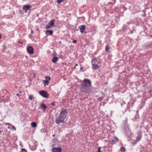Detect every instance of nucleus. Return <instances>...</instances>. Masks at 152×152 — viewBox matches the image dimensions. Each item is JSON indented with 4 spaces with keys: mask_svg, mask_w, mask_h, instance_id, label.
Segmentation results:
<instances>
[{
    "mask_svg": "<svg viewBox=\"0 0 152 152\" xmlns=\"http://www.w3.org/2000/svg\"><path fill=\"white\" fill-rule=\"evenodd\" d=\"M67 111L66 110H63L60 112L59 116L56 118V123L59 124L63 123L67 115Z\"/></svg>",
    "mask_w": 152,
    "mask_h": 152,
    "instance_id": "nucleus-1",
    "label": "nucleus"
},
{
    "mask_svg": "<svg viewBox=\"0 0 152 152\" xmlns=\"http://www.w3.org/2000/svg\"><path fill=\"white\" fill-rule=\"evenodd\" d=\"M91 63L92 65V69L94 70H96L99 68L100 66H99L98 64L97 59L95 58L91 60Z\"/></svg>",
    "mask_w": 152,
    "mask_h": 152,
    "instance_id": "nucleus-2",
    "label": "nucleus"
},
{
    "mask_svg": "<svg viewBox=\"0 0 152 152\" xmlns=\"http://www.w3.org/2000/svg\"><path fill=\"white\" fill-rule=\"evenodd\" d=\"M80 90L81 92L86 94L89 93L90 90V89L89 87L81 85H80Z\"/></svg>",
    "mask_w": 152,
    "mask_h": 152,
    "instance_id": "nucleus-3",
    "label": "nucleus"
},
{
    "mask_svg": "<svg viewBox=\"0 0 152 152\" xmlns=\"http://www.w3.org/2000/svg\"><path fill=\"white\" fill-rule=\"evenodd\" d=\"M81 85L89 87L91 86V83L89 80L85 79L83 80V83Z\"/></svg>",
    "mask_w": 152,
    "mask_h": 152,
    "instance_id": "nucleus-4",
    "label": "nucleus"
},
{
    "mask_svg": "<svg viewBox=\"0 0 152 152\" xmlns=\"http://www.w3.org/2000/svg\"><path fill=\"white\" fill-rule=\"evenodd\" d=\"M142 137V132L139 131L137 132V135L136 137L135 140V143H137L140 141Z\"/></svg>",
    "mask_w": 152,
    "mask_h": 152,
    "instance_id": "nucleus-5",
    "label": "nucleus"
},
{
    "mask_svg": "<svg viewBox=\"0 0 152 152\" xmlns=\"http://www.w3.org/2000/svg\"><path fill=\"white\" fill-rule=\"evenodd\" d=\"M125 131L126 134L128 137L132 134V133L131 132V130L129 127L126 128L125 129Z\"/></svg>",
    "mask_w": 152,
    "mask_h": 152,
    "instance_id": "nucleus-6",
    "label": "nucleus"
},
{
    "mask_svg": "<svg viewBox=\"0 0 152 152\" xmlns=\"http://www.w3.org/2000/svg\"><path fill=\"white\" fill-rule=\"evenodd\" d=\"M31 8V6L30 5H25L23 7V9L25 10V12L27 13V10H30Z\"/></svg>",
    "mask_w": 152,
    "mask_h": 152,
    "instance_id": "nucleus-7",
    "label": "nucleus"
},
{
    "mask_svg": "<svg viewBox=\"0 0 152 152\" xmlns=\"http://www.w3.org/2000/svg\"><path fill=\"white\" fill-rule=\"evenodd\" d=\"M39 94L43 97L45 98H47L48 95L47 93L45 91H40L39 92Z\"/></svg>",
    "mask_w": 152,
    "mask_h": 152,
    "instance_id": "nucleus-8",
    "label": "nucleus"
},
{
    "mask_svg": "<svg viewBox=\"0 0 152 152\" xmlns=\"http://www.w3.org/2000/svg\"><path fill=\"white\" fill-rule=\"evenodd\" d=\"M62 149L60 147L53 148L51 149L52 152H61Z\"/></svg>",
    "mask_w": 152,
    "mask_h": 152,
    "instance_id": "nucleus-9",
    "label": "nucleus"
},
{
    "mask_svg": "<svg viewBox=\"0 0 152 152\" xmlns=\"http://www.w3.org/2000/svg\"><path fill=\"white\" fill-rule=\"evenodd\" d=\"M78 28L79 29L80 32L82 33L84 32L85 29V25H81L79 26Z\"/></svg>",
    "mask_w": 152,
    "mask_h": 152,
    "instance_id": "nucleus-10",
    "label": "nucleus"
},
{
    "mask_svg": "<svg viewBox=\"0 0 152 152\" xmlns=\"http://www.w3.org/2000/svg\"><path fill=\"white\" fill-rule=\"evenodd\" d=\"M27 50L28 53L33 54L34 53V50L33 48L31 46H29L27 48Z\"/></svg>",
    "mask_w": 152,
    "mask_h": 152,
    "instance_id": "nucleus-11",
    "label": "nucleus"
},
{
    "mask_svg": "<svg viewBox=\"0 0 152 152\" xmlns=\"http://www.w3.org/2000/svg\"><path fill=\"white\" fill-rule=\"evenodd\" d=\"M58 58L57 57L54 56L53 57L52 61L53 63H55L58 61Z\"/></svg>",
    "mask_w": 152,
    "mask_h": 152,
    "instance_id": "nucleus-12",
    "label": "nucleus"
},
{
    "mask_svg": "<svg viewBox=\"0 0 152 152\" xmlns=\"http://www.w3.org/2000/svg\"><path fill=\"white\" fill-rule=\"evenodd\" d=\"M53 31L50 30H47L45 32V34L47 35H51L53 34Z\"/></svg>",
    "mask_w": 152,
    "mask_h": 152,
    "instance_id": "nucleus-13",
    "label": "nucleus"
},
{
    "mask_svg": "<svg viewBox=\"0 0 152 152\" xmlns=\"http://www.w3.org/2000/svg\"><path fill=\"white\" fill-rule=\"evenodd\" d=\"M55 21V20L54 19H53L50 20L48 24L52 26L54 25Z\"/></svg>",
    "mask_w": 152,
    "mask_h": 152,
    "instance_id": "nucleus-14",
    "label": "nucleus"
},
{
    "mask_svg": "<svg viewBox=\"0 0 152 152\" xmlns=\"http://www.w3.org/2000/svg\"><path fill=\"white\" fill-rule=\"evenodd\" d=\"M31 126L33 127H36L37 124L35 122H32L31 124Z\"/></svg>",
    "mask_w": 152,
    "mask_h": 152,
    "instance_id": "nucleus-15",
    "label": "nucleus"
},
{
    "mask_svg": "<svg viewBox=\"0 0 152 152\" xmlns=\"http://www.w3.org/2000/svg\"><path fill=\"white\" fill-rule=\"evenodd\" d=\"M41 106L42 107H43L44 108V110L46 109V106L45 104L43 103L41 105Z\"/></svg>",
    "mask_w": 152,
    "mask_h": 152,
    "instance_id": "nucleus-16",
    "label": "nucleus"
},
{
    "mask_svg": "<svg viewBox=\"0 0 152 152\" xmlns=\"http://www.w3.org/2000/svg\"><path fill=\"white\" fill-rule=\"evenodd\" d=\"M45 80H48L49 81L50 79V76H45Z\"/></svg>",
    "mask_w": 152,
    "mask_h": 152,
    "instance_id": "nucleus-17",
    "label": "nucleus"
},
{
    "mask_svg": "<svg viewBox=\"0 0 152 152\" xmlns=\"http://www.w3.org/2000/svg\"><path fill=\"white\" fill-rule=\"evenodd\" d=\"M51 26L49 24H48L46 25L45 27L46 29H49L51 27Z\"/></svg>",
    "mask_w": 152,
    "mask_h": 152,
    "instance_id": "nucleus-18",
    "label": "nucleus"
},
{
    "mask_svg": "<svg viewBox=\"0 0 152 152\" xmlns=\"http://www.w3.org/2000/svg\"><path fill=\"white\" fill-rule=\"evenodd\" d=\"M43 83L46 85H48L49 83V81L46 80H43Z\"/></svg>",
    "mask_w": 152,
    "mask_h": 152,
    "instance_id": "nucleus-19",
    "label": "nucleus"
},
{
    "mask_svg": "<svg viewBox=\"0 0 152 152\" xmlns=\"http://www.w3.org/2000/svg\"><path fill=\"white\" fill-rule=\"evenodd\" d=\"M109 49V46L107 45H106L105 46V51H108Z\"/></svg>",
    "mask_w": 152,
    "mask_h": 152,
    "instance_id": "nucleus-20",
    "label": "nucleus"
},
{
    "mask_svg": "<svg viewBox=\"0 0 152 152\" xmlns=\"http://www.w3.org/2000/svg\"><path fill=\"white\" fill-rule=\"evenodd\" d=\"M120 150L121 151L125 152V148L124 147H121V148Z\"/></svg>",
    "mask_w": 152,
    "mask_h": 152,
    "instance_id": "nucleus-21",
    "label": "nucleus"
},
{
    "mask_svg": "<svg viewBox=\"0 0 152 152\" xmlns=\"http://www.w3.org/2000/svg\"><path fill=\"white\" fill-rule=\"evenodd\" d=\"M20 152H27L26 150L24 148H22L21 149Z\"/></svg>",
    "mask_w": 152,
    "mask_h": 152,
    "instance_id": "nucleus-22",
    "label": "nucleus"
},
{
    "mask_svg": "<svg viewBox=\"0 0 152 152\" xmlns=\"http://www.w3.org/2000/svg\"><path fill=\"white\" fill-rule=\"evenodd\" d=\"M103 96H101L99 97L98 98V100L99 101H101L103 99Z\"/></svg>",
    "mask_w": 152,
    "mask_h": 152,
    "instance_id": "nucleus-23",
    "label": "nucleus"
},
{
    "mask_svg": "<svg viewBox=\"0 0 152 152\" xmlns=\"http://www.w3.org/2000/svg\"><path fill=\"white\" fill-rule=\"evenodd\" d=\"M114 140L115 141V142H118L119 141L118 139L116 137H114Z\"/></svg>",
    "mask_w": 152,
    "mask_h": 152,
    "instance_id": "nucleus-24",
    "label": "nucleus"
},
{
    "mask_svg": "<svg viewBox=\"0 0 152 152\" xmlns=\"http://www.w3.org/2000/svg\"><path fill=\"white\" fill-rule=\"evenodd\" d=\"M33 98V96L32 95H30L29 96V99L30 100H32Z\"/></svg>",
    "mask_w": 152,
    "mask_h": 152,
    "instance_id": "nucleus-25",
    "label": "nucleus"
},
{
    "mask_svg": "<svg viewBox=\"0 0 152 152\" xmlns=\"http://www.w3.org/2000/svg\"><path fill=\"white\" fill-rule=\"evenodd\" d=\"M53 141H54V142H57V143L59 142L58 140L57 139H56V138L54 139L53 140Z\"/></svg>",
    "mask_w": 152,
    "mask_h": 152,
    "instance_id": "nucleus-26",
    "label": "nucleus"
},
{
    "mask_svg": "<svg viewBox=\"0 0 152 152\" xmlns=\"http://www.w3.org/2000/svg\"><path fill=\"white\" fill-rule=\"evenodd\" d=\"M42 132H45L46 131V130L45 129H42L41 130Z\"/></svg>",
    "mask_w": 152,
    "mask_h": 152,
    "instance_id": "nucleus-27",
    "label": "nucleus"
},
{
    "mask_svg": "<svg viewBox=\"0 0 152 152\" xmlns=\"http://www.w3.org/2000/svg\"><path fill=\"white\" fill-rule=\"evenodd\" d=\"M101 148L100 147H99L98 148V151L97 152H101Z\"/></svg>",
    "mask_w": 152,
    "mask_h": 152,
    "instance_id": "nucleus-28",
    "label": "nucleus"
},
{
    "mask_svg": "<svg viewBox=\"0 0 152 152\" xmlns=\"http://www.w3.org/2000/svg\"><path fill=\"white\" fill-rule=\"evenodd\" d=\"M114 141H115V140H111V142H112L111 143L112 144H114L115 143Z\"/></svg>",
    "mask_w": 152,
    "mask_h": 152,
    "instance_id": "nucleus-29",
    "label": "nucleus"
},
{
    "mask_svg": "<svg viewBox=\"0 0 152 152\" xmlns=\"http://www.w3.org/2000/svg\"><path fill=\"white\" fill-rule=\"evenodd\" d=\"M77 42V40H73V42L74 43H75Z\"/></svg>",
    "mask_w": 152,
    "mask_h": 152,
    "instance_id": "nucleus-30",
    "label": "nucleus"
},
{
    "mask_svg": "<svg viewBox=\"0 0 152 152\" xmlns=\"http://www.w3.org/2000/svg\"><path fill=\"white\" fill-rule=\"evenodd\" d=\"M12 126L13 129H14L15 130V131L16 130V128L14 126H13V125H12Z\"/></svg>",
    "mask_w": 152,
    "mask_h": 152,
    "instance_id": "nucleus-31",
    "label": "nucleus"
},
{
    "mask_svg": "<svg viewBox=\"0 0 152 152\" xmlns=\"http://www.w3.org/2000/svg\"><path fill=\"white\" fill-rule=\"evenodd\" d=\"M52 105L53 106L55 105V102H53L51 103Z\"/></svg>",
    "mask_w": 152,
    "mask_h": 152,
    "instance_id": "nucleus-32",
    "label": "nucleus"
},
{
    "mask_svg": "<svg viewBox=\"0 0 152 152\" xmlns=\"http://www.w3.org/2000/svg\"><path fill=\"white\" fill-rule=\"evenodd\" d=\"M150 46L149 45H148V46H146V48H148L149 47H150Z\"/></svg>",
    "mask_w": 152,
    "mask_h": 152,
    "instance_id": "nucleus-33",
    "label": "nucleus"
},
{
    "mask_svg": "<svg viewBox=\"0 0 152 152\" xmlns=\"http://www.w3.org/2000/svg\"><path fill=\"white\" fill-rule=\"evenodd\" d=\"M19 95L20 94H16V95L18 96H19Z\"/></svg>",
    "mask_w": 152,
    "mask_h": 152,
    "instance_id": "nucleus-34",
    "label": "nucleus"
},
{
    "mask_svg": "<svg viewBox=\"0 0 152 152\" xmlns=\"http://www.w3.org/2000/svg\"><path fill=\"white\" fill-rule=\"evenodd\" d=\"M133 31H131L130 33H131V34H132V33H133Z\"/></svg>",
    "mask_w": 152,
    "mask_h": 152,
    "instance_id": "nucleus-35",
    "label": "nucleus"
},
{
    "mask_svg": "<svg viewBox=\"0 0 152 152\" xmlns=\"http://www.w3.org/2000/svg\"><path fill=\"white\" fill-rule=\"evenodd\" d=\"M78 65V64H76L75 65V67L76 66H77Z\"/></svg>",
    "mask_w": 152,
    "mask_h": 152,
    "instance_id": "nucleus-36",
    "label": "nucleus"
},
{
    "mask_svg": "<svg viewBox=\"0 0 152 152\" xmlns=\"http://www.w3.org/2000/svg\"><path fill=\"white\" fill-rule=\"evenodd\" d=\"M31 34H33V31L32 30H31Z\"/></svg>",
    "mask_w": 152,
    "mask_h": 152,
    "instance_id": "nucleus-37",
    "label": "nucleus"
},
{
    "mask_svg": "<svg viewBox=\"0 0 152 152\" xmlns=\"http://www.w3.org/2000/svg\"><path fill=\"white\" fill-rule=\"evenodd\" d=\"M6 124H10L9 123H6Z\"/></svg>",
    "mask_w": 152,
    "mask_h": 152,
    "instance_id": "nucleus-38",
    "label": "nucleus"
},
{
    "mask_svg": "<svg viewBox=\"0 0 152 152\" xmlns=\"http://www.w3.org/2000/svg\"><path fill=\"white\" fill-rule=\"evenodd\" d=\"M80 69L81 70H82V67H81L80 68Z\"/></svg>",
    "mask_w": 152,
    "mask_h": 152,
    "instance_id": "nucleus-39",
    "label": "nucleus"
},
{
    "mask_svg": "<svg viewBox=\"0 0 152 152\" xmlns=\"http://www.w3.org/2000/svg\"><path fill=\"white\" fill-rule=\"evenodd\" d=\"M53 137H54L55 136V135H53Z\"/></svg>",
    "mask_w": 152,
    "mask_h": 152,
    "instance_id": "nucleus-40",
    "label": "nucleus"
},
{
    "mask_svg": "<svg viewBox=\"0 0 152 152\" xmlns=\"http://www.w3.org/2000/svg\"><path fill=\"white\" fill-rule=\"evenodd\" d=\"M101 93H102L103 94H103V93L102 92H101Z\"/></svg>",
    "mask_w": 152,
    "mask_h": 152,
    "instance_id": "nucleus-41",
    "label": "nucleus"
},
{
    "mask_svg": "<svg viewBox=\"0 0 152 152\" xmlns=\"http://www.w3.org/2000/svg\"><path fill=\"white\" fill-rule=\"evenodd\" d=\"M27 56H26V57H27Z\"/></svg>",
    "mask_w": 152,
    "mask_h": 152,
    "instance_id": "nucleus-42",
    "label": "nucleus"
}]
</instances>
